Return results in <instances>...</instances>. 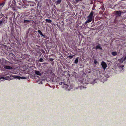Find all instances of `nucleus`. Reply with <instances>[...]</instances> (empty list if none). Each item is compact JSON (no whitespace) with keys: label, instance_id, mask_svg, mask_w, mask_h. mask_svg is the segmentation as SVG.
Here are the masks:
<instances>
[{"label":"nucleus","instance_id":"obj_21","mask_svg":"<svg viewBox=\"0 0 126 126\" xmlns=\"http://www.w3.org/2000/svg\"><path fill=\"white\" fill-rule=\"evenodd\" d=\"M82 0H75L76 2V3H78L79 1H81Z\"/></svg>","mask_w":126,"mask_h":126},{"label":"nucleus","instance_id":"obj_9","mask_svg":"<svg viewBox=\"0 0 126 126\" xmlns=\"http://www.w3.org/2000/svg\"><path fill=\"white\" fill-rule=\"evenodd\" d=\"M4 68L5 69H12V67L7 65L5 66L4 67Z\"/></svg>","mask_w":126,"mask_h":126},{"label":"nucleus","instance_id":"obj_25","mask_svg":"<svg viewBox=\"0 0 126 126\" xmlns=\"http://www.w3.org/2000/svg\"><path fill=\"white\" fill-rule=\"evenodd\" d=\"M3 23V21H0V25Z\"/></svg>","mask_w":126,"mask_h":126},{"label":"nucleus","instance_id":"obj_23","mask_svg":"<svg viewBox=\"0 0 126 126\" xmlns=\"http://www.w3.org/2000/svg\"><path fill=\"white\" fill-rule=\"evenodd\" d=\"M38 33H39L40 34L42 32L40 30H38Z\"/></svg>","mask_w":126,"mask_h":126},{"label":"nucleus","instance_id":"obj_13","mask_svg":"<svg viewBox=\"0 0 126 126\" xmlns=\"http://www.w3.org/2000/svg\"><path fill=\"white\" fill-rule=\"evenodd\" d=\"M111 54L113 56H115L117 55V53L116 52H113Z\"/></svg>","mask_w":126,"mask_h":126},{"label":"nucleus","instance_id":"obj_29","mask_svg":"<svg viewBox=\"0 0 126 126\" xmlns=\"http://www.w3.org/2000/svg\"><path fill=\"white\" fill-rule=\"evenodd\" d=\"M94 63H97V61L96 60H95L94 61Z\"/></svg>","mask_w":126,"mask_h":126},{"label":"nucleus","instance_id":"obj_31","mask_svg":"<svg viewBox=\"0 0 126 126\" xmlns=\"http://www.w3.org/2000/svg\"><path fill=\"white\" fill-rule=\"evenodd\" d=\"M60 66V67H59V68H61V69H62V66Z\"/></svg>","mask_w":126,"mask_h":126},{"label":"nucleus","instance_id":"obj_24","mask_svg":"<svg viewBox=\"0 0 126 126\" xmlns=\"http://www.w3.org/2000/svg\"><path fill=\"white\" fill-rule=\"evenodd\" d=\"M69 57L70 58H73V56H70Z\"/></svg>","mask_w":126,"mask_h":126},{"label":"nucleus","instance_id":"obj_6","mask_svg":"<svg viewBox=\"0 0 126 126\" xmlns=\"http://www.w3.org/2000/svg\"><path fill=\"white\" fill-rule=\"evenodd\" d=\"M68 80L67 79H64L63 81V82H60L59 83L60 85H62L63 84V85H65L67 84L66 82H67Z\"/></svg>","mask_w":126,"mask_h":126},{"label":"nucleus","instance_id":"obj_30","mask_svg":"<svg viewBox=\"0 0 126 126\" xmlns=\"http://www.w3.org/2000/svg\"><path fill=\"white\" fill-rule=\"evenodd\" d=\"M37 65H40V63H37Z\"/></svg>","mask_w":126,"mask_h":126},{"label":"nucleus","instance_id":"obj_7","mask_svg":"<svg viewBox=\"0 0 126 126\" xmlns=\"http://www.w3.org/2000/svg\"><path fill=\"white\" fill-rule=\"evenodd\" d=\"M115 15L116 16H120L121 14V11H115Z\"/></svg>","mask_w":126,"mask_h":126},{"label":"nucleus","instance_id":"obj_8","mask_svg":"<svg viewBox=\"0 0 126 126\" xmlns=\"http://www.w3.org/2000/svg\"><path fill=\"white\" fill-rule=\"evenodd\" d=\"M101 64L102 67L105 70L107 66V63H101Z\"/></svg>","mask_w":126,"mask_h":126},{"label":"nucleus","instance_id":"obj_37","mask_svg":"<svg viewBox=\"0 0 126 126\" xmlns=\"http://www.w3.org/2000/svg\"><path fill=\"white\" fill-rule=\"evenodd\" d=\"M12 54H10V55H12Z\"/></svg>","mask_w":126,"mask_h":126},{"label":"nucleus","instance_id":"obj_28","mask_svg":"<svg viewBox=\"0 0 126 126\" xmlns=\"http://www.w3.org/2000/svg\"><path fill=\"white\" fill-rule=\"evenodd\" d=\"M2 63H7V61H5V62H2Z\"/></svg>","mask_w":126,"mask_h":126},{"label":"nucleus","instance_id":"obj_22","mask_svg":"<svg viewBox=\"0 0 126 126\" xmlns=\"http://www.w3.org/2000/svg\"><path fill=\"white\" fill-rule=\"evenodd\" d=\"M21 79H26V78L25 77H20Z\"/></svg>","mask_w":126,"mask_h":126},{"label":"nucleus","instance_id":"obj_27","mask_svg":"<svg viewBox=\"0 0 126 126\" xmlns=\"http://www.w3.org/2000/svg\"><path fill=\"white\" fill-rule=\"evenodd\" d=\"M50 60L51 61H53V59H50Z\"/></svg>","mask_w":126,"mask_h":126},{"label":"nucleus","instance_id":"obj_32","mask_svg":"<svg viewBox=\"0 0 126 126\" xmlns=\"http://www.w3.org/2000/svg\"><path fill=\"white\" fill-rule=\"evenodd\" d=\"M40 34L42 36L43 34H42V32Z\"/></svg>","mask_w":126,"mask_h":126},{"label":"nucleus","instance_id":"obj_4","mask_svg":"<svg viewBox=\"0 0 126 126\" xmlns=\"http://www.w3.org/2000/svg\"><path fill=\"white\" fill-rule=\"evenodd\" d=\"M120 61V62L122 63H126V56L125 57H123L120 60H119Z\"/></svg>","mask_w":126,"mask_h":126},{"label":"nucleus","instance_id":"obj_15","mask_svg":"<svg viewBox=\"0 0 126 126\" xmlns=\"http://www.w3.org/2000/svg\"><path fill=\"white\" fill-rule=\"evenodd\" d=\"M96 49L99 48L101 49H102L101 47L99 46H97L96 47Z\"/></svg>","mask_w":126,"mask_h":126},{"label":"nucleus","instance_id":"obj_1","mask_svg":"<svg viewBox=\"0 0 126 126\" xmlns=\"http://www.w3.org/2000/svg\"><path fill=\"white\" fill-rule=\"evenodd\" d=\"M3 76L6 77H2L0 78V79H4L6 80H10L13 79L12 78H11V77L17 78L18 77V76H16L12 74H11L10 76V74L8 72L4 73L3 75Z\"/></svg>","mask_w":126,"mask_h":126},{"label":"nucleus","instance_id":"obj_16","mask_svg":"<svg viewBox=\"0 0 126 126\" xmlns=\"http://www.w3.org/2000/svg\"><path fill=\"white\" fill-rule=\"evenodd\" d=\"M62 0H57V4H59L61 2Z\"/></svg>","mask_w":126,"mask_h":126},{"label":"nucleus","instance_id":"obj_26","mask_svg":"<svg viewBox=\"0 0 126 126\" xmlns=\"http://www.w3.org/2000/svg\"><path fill=\"white\" fill-rule=\"evenodd\" d=\"M42 36L44 38H45L46 37V36H45L43 34L42 35Z\"/></svg>","mask_w":126,"mask_h":126},{"label":"nucleus","instance_id":"obj_11","mask_svg":"<svg viewBox=\"0 0 126 126\" xmlns=\"http://www.w3.org/2000/svg\"><path fill=\"white\" fill-rule=\"evenodd\" d=\"M35 73L37 75L40 76L41 75V73H40L39 71H35Z\"/></svg>","mask_w":126,"mask_h":126},{"label":"nucleus","instance_id":"obj_17","mask_svg":"<svg viewBox=\"0 0 126 126\" xmlns=\"http://www.w3.org/2000/svg\"><path fill=\"white\" fill-rule=\"evenodd\" d=\"M78 58H76L75 60V63H77L78 62Z\"/></svg>","mask_w":126,"mask_h":126},{"label":"nucleus","instance_id":"obj_14","mask_svg":"<svg viewBox=\"0 0 126 126\" xmlns=\"http://www.w3.org/2000/svg\"><path fill=\"white\" fill-rule=\"evenodd\" d=\"M46 21L47 22L49 23H51L52 21L50 19H46Z\"/></svg>","mask_w":126,"mask_h":126},{"label":"nucleus","instance_id":"obj_2","mask_svg":"<svg viewBox=\"0 0 126 126\" xmlns=\"http://www.w3.org/2000/svg\"><path fill=\"white\" fill-rule=\"evenodd\" d=\"M94 13L93 11L91 12L89 15L86 18L87 21L85 23V24L89 23L92 21V19L94 17Z\"/></svg>","mask_w":126,"mask_h":126},{"label":"nucleus","instance_id":"obj_12","mask_svg":"<svg viewBox=\"0 0 126 126\" xmlns=\"http://www.w3.org/2000/svg\"><path fill=\"white\" fill-rule=\"evenodd\" d=\"M77 73H76L75 72H74L73 73L72 76L75 77V78H76L77 76Z\"/></svg>","mask_w":126,"mask_h":126},{"label":"nucleus","instance_id":"obj_36","mask_svg":"<svg viewBox=\"0 0 126 126\" xmlns=\"http://www.w3.org/2000/svg\"><path fill=\"white\" fill-rule=\"evenodd\" d=\"M90 71H89V72H88V73H90Z\"/></svg>","mask_w":126,"mask_h":126},{"label":"nucleus","instance_id":"obj_18","mask_svg":"<svg viewBox=\"0 0 126 126\" xmlns=\"http://www.w3.org/2000/svg\"><path fill=\"white\" fill-rule=\"evenodd\" d=\"M30 21L29 20H26L24 19V23H27Z\"/></svg>","mask_w":126,"mask_h":126},{"label":"nucleus","instance_id":"obj_5","mask_svg":"<svg viewBox=\"0 0 126 126\" xmlns=\"http://www.w3.org/2000/svg\"><path fill=\"white\" fill-rule=\"evenodd\" d=\"M67 84L65 85V86H63L64 87H66L67 90H69L70 89H72V88L71 86H69L68 85V81L66 82Z\"/></svg>","mask_w":126,"mask_h":126},{"label":"nucleus","instance_id":"obj_34","mask_svg":"<svg viewBox=\"0 0 126 126\" xmlns=\"http://www.w3.org/2000/svg\"><path fill=\"white\" fill-rule=\"evenodd\" d=\"M60 64H61V65H62L63 66V65L62 64V63H60Z\"/></svg>","mask_w":126,"mask_h":126},{"label":"nucleus","instance_id":"obj_33","mask_svg":"<svg viewBox=\"0 0 126 126\" xmlns=\"http://www.w3.org/2000/svg\"><path fill=\"white\" fill-rule=\"evenodd\" d=\"M101 63H105V62H104L102 61V62H101Z\"/></svg>","mask_w":126,"mask_h":126},{"label":"nucleus","instance_id":"obj_20","mask_svg":"<svg viewBox=\"0 0 126 126\" xmlns=\"http://www.w3.org/2000/svg\"><path fill=\"white\" fill-rule=\"evenodd\" d=\"M43 59L42 58H40V59L39 60V61L40 62H42L43 61Z\"/></svg>","mask_w":126,"mask_h":126},{"label":"nucleus","instance_id":"obj_10","mask_svg":"<svg viewBox=\"0 0 126 126\" xmlns=\"http://www.w3.org/2000/svg\"><path fill=\"white\" fill-rule=\"evenodd\" d=\"M27 68L28 69H31L32 68V66L31 63H28V65H27Z\"/></svg>","mask_w":126,"mask_h":126},{"label":"nucleus","instance_id":"obj_35","mask_svg":"<svg viewBox=\"0 0 126 126\" xmlns=\"http://www.w3.org/2000/svg\"><path fill=\"white\" fill-rule=\"evenodd\" d=\"M60 65V64H59H59H58V65L59 66V65Z\"/></svg>","mask_w":126,"mask_h":126},{"label":"nucleus","instance_id":"obj_19","mask_svg":"<svg viewBox=\"0 0 126 126\" xmlns=\"http://www.w3.org/2000/svg\"><path fill=\"white\" fill-rule=\"evenodd\" d=\"M4 2H2L0 4V6H3L4 5Z\"/></svg>","mask_w":126,"mask_h":126},{"label":"nucleus","instance_id":"obj_3","mask_svg":"<svg viewBox=\"0 0 126 126\" xmlns=\"http://www.w3.org/2000/svg\"><path fill=\"white\" fill-rule=\"evenodd\" d=\"M117 66L120 71L123 72L124 71V65H122L121 63H118Z\"/></svg>","mask_w":126,"mask_h":126}]
</instances>
